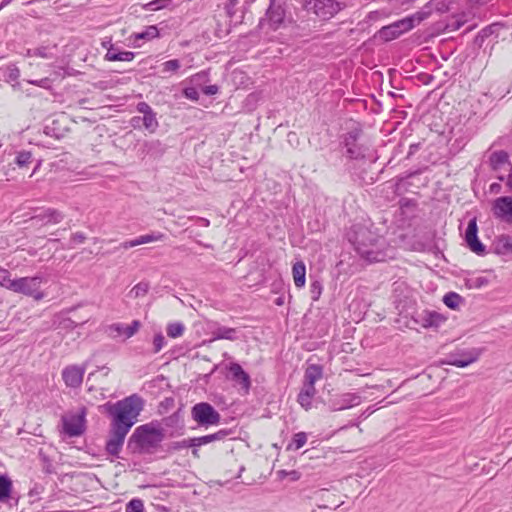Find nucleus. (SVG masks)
Returning a JSON list of instances; mask_svg holds the SVG:
<instances>
[{
  "label": "nucleus",
  "mask_w": 512,
  "mask_h": 512,
  "mask_svg": "<svg viewBox=\"0 0 512 512\" xmlns=\"http://www.w3.org/2000/svg\"><path fill=\"white\" fill-rule=\"evenodd\" d=\"M149 290V284L147 282H140L136 284L129 292L131 298L144 297Z\"/></svg>",
  "instance_id": "473e14b6"
},
{
  "label": "nucleus",
  "mask_w": 512,
  "mask_h": 512,
  "mask_svg": "<svg viewBox=\"0 0 512 512\" xmlns=\"http://www.w3.org/2000/svg\"><path fill=\"white\" fill-rule=\"evenodd\" d=\"M4 73H5L6 81L8 83L17 81L20 77V69L14 63H10L9 65H7L4 68Z\"/></svg>",
  "instance_id": "2f4dec72"
},
{
  "label": "nucleus",
  "mask_w": 512,
  "mask_h": 512,
  "mask_svg": "<svg viewBox=\"0 0 512 512\" xmlns=\"http://www.w3.org/2000/svg\"><path fill=\"white\" fill-rule=\"evenodd\" d=\"M201 221L203 222V226L207 227L210 224L209 220H207V219H201Z\"/></svg>",
  "instance_id": "774afa93"
},
{
  "label": "nucleus",
  "mask_w": 512,
  "mask_h": 512,
  "mask_svg": "<svg viewBox=\"0 0 512 512\" xmlns=\"http://www.w3.org/2000/svg\"><path fill=\"white\" fill-rule=\"evenodd\" d=\"M443 302L447 307L457 309L462 302V297L455 292H449L443 297Z\"/></svg>",
  "instance_id": "7c9ffc66"
},
{
  "label": "nucleus",
  "mask_w": 512,
  "mask_h": 512,
  "mask_svg": "<svg viewBox=\"0 0 512 512\" xmlns=\"http://www.w3.org/2000/svg\"><path fill=\"white\" fill-rule=\"evenodd\" d=\"M43 282L44 278L40 275L17 278L15 279L13 292L31 297L35 301H40L45 297V293L41 290Z\"/></svg>",
  "instance_id": "39448f33"
},
{
  "label": "nucleus",
  "mask_w": 512,
  "mask_h": 512,
  "mask_svg": "<svg viewBox=\"0 0 512 512\" xmlns=\"http://www.w3.org/2000/svg\"><path fill=\"white\" fill-rule=\"evenodd\" d=\"M0 286L10 291H13L15 286V279H12L10 271L4 268H0Z\"/></svg>",
  "instance_id": "cd10ccee"
},
{
  "label": "nucleus",
  "mask_w": 512,
  "mask_h": 512,
  "mask_svg": "<svg viewBox=\"0 0 512 512\" xmlns=\"http://www.w3.org/2000/svg\"><path fill=\"white\" fill-rule=\"evenodd\" d=\"M388 13L386 11H372L368 14V19L371 21H376L381 17H387Z\"/></svg>",
  "instance_id": "09e8293b"
},
{
  "label": "nucleus",
  "mask_w": 512,
  "mask_h": 512,
  "mask_svg": "<svg viewBox=\"0 0 512 512\" xmlns=\"http://www.w3.org/2000/svg\"><path fill=\"white\" fill-rule=\"evenodd\" d=\"M323 376V369L320 365L312 364L309 365L305 371L304 383L315 386L316 381L321 379Z\"/></svg>",
  "instance_id": "393cba45"
},
{
  "label": "nucleus",
  "mask_w": 512,
  "mask_h": 512,
  "mask_svg": "<svg viewBox=\"0 0 512 512\" xmlns=\"http://www.w3.org/2000/svg\"><path fill=\"white\" fill-rule=\"evenodd\" d=\"M136 109L139 113L143 114L142 121L145 129L150 133L155 132L159 126V123L156 118V113L153 111L150 105L146 102H139L136 106Z\"/></svg>",
  "instance_id": "a211bd4d"
},
{
  "label": "nucleus",
  "mask_w": 512,
  "mask_h": 512,
  "mask_svg": "<svg viewBox=\"0 0 512 512\" xmlns=\"http://www.w3.org/2000/svg\"><path fill=\"white\" fill-rule=\"evenodd\" d=\"M361 401V396L357 393H343L331 399L329 407L331 411H341L357 406Z\"/></svg>",
  "instance_id": "4468645a"
},
{
  "label": "nucleus",
  "mask_w": 512,
  "mask_h": 512,
  "mask_svg": "<svg viewBox=\"0 0 512 512\" xmlns=\"http://www.w3.org/2000/svg\"><path fill=\"white\" fill-rule=\"evenodd\" d=\"M357 137H358V132H356V131L348 133L345 138V146L348 148V147H352L353 145H355L356 141H357Z\"/></svg>",
  "instance_id": "49530a36"
},
{
  "label": "nucleus",
  "mask_w": 512,
  "mask_h": 512,
  "mask_svg": "<svg viewBox=\"0 0 512 512\" xmlns=\"http://www.w3.org/2000/svg\"><path fill=\"white\" fill-rule=\"evenodd\" d=\"M409 206H412L414 207L415 206V203L410 201V200H402L401 201V208H408Z\"/></svg>",
  "instance_id": "bf43d9fd"
},
{
  "label": "nucleus",
  "mask_w": 512,
  "mask_h": 512,
  "mask_svg": "<svg viewBox=\"0 0 512 512\" xmlns=\"http://www.w3.org/2000/svg\"><path fill=\"white\" fill-rule=\"evenodd\" d=\"M139 245V241H138V237L135 238V239H132V240H128V241H125L123 243H121V248L123 249H129V248H132V247H135V246H138Z\"/></svg>",
  "instance_id": "864d4df0"
},
{
  "label": "nucleus",
  "mask_w": 512,
  "mask_h": 512,
  "mask_svg": "<svg viewBox=\"0 0 512 512\" xmlns=\"http://www.w3.org/2000/svg\"><path fill=\"white\" fill-rule=\"evenodd\" d=\"M476 281H477V285H478V286L485 285V284H487V282H488L485 278H482V277L477 278V280H476Z\"/></svg>",
  "instance_id": "680f3d73"
},
{
  "label": "nucleus",
  "mask_w": 512,
  "mask_h": 512,
  "mask_svg": "<svg viewBox=\"0 0 512 512\" xmlns=\"http://www.w3.org/2000/svg\"><path fill=\"white\" fill-rule=\"evenodd\" d=\"M493 215L504 222L512 223V197L503 196L494 200Z\"/></svg>",
  "instance_id": "ddd939ff"
},
{
  "label": "nucleus",
  "mask_w": 512,
  "mask_h": 512,
  "mask_svg": "<svg viewBox=\"0 0 512 512\" xmlns=\"http://www.w3.org/2000/svg\"><path fill=\"white\" fill-rule=\"evenodd\" d=\"M159 31L156 26H149L145 29V31L134 34V39L139 40H151L158 37Z\"/></svg>",
  "instance_id": "72a5a7b5"
},
{
  "label": "nucleus",
  "mask_w": 512,
  "mask_h": 512,
  "mask_svg": "<svg viewBox=\"0 0 512 512\" xmlns=\"http://www.w3.org/2000/svg\"><path fill=\"white\" fill-rule=\"evenodd\" d=\"M412 320L422 328L428 329L440 327L446 321V318L436 311L423 310L416 312Z\"/></svg>",
  "instance_id": "f8f14e48"
},
{
  "label": "nucleus",
  "mask_w": 512,
  "mask_h": 512,
  "mask_svg": "<svg viewBox=\"0 0 512 512\" xmlns=\"http://www.w3.org/2000/svg\"><path fill=\"white\" fill-rule=\"evenodd\" d=\"M165 345V337L161 333L156 334L153 338V353L160 352Z\"/></svg>",
  "instance_id": "a19ab883"
},
{
  "label": "nucleus",
  "mask_w": 512,
  "mask_h": 512,
  "mask_svg": "<svg viewBox=\"0 0 512 512\" xmlns=\"http://www.w3.org/2000/svg\"><path fill=\"white\" fill-rule=\"evenodd\" d=\"M164 437V429L159 425L145 424L135 429L130 438V443L134 441L141 449L150 450L156 448Z\"/></svg>",
  "instance_id": "20e7f679"
},
{
  "label": "nucleus",
  "mask_w": 512,
  "mask_h": 512,
  "mask_svg": "<svg viewBox=\"0 0 512 512\" xmlns=\"http://www.w3.org/2000/svg\"><path fill=\"white\" fill-rule=\"evenodd\" d=\"M11 2L8 1V0H3L0 4V10L3 9L5 6H7L8 4H10Z\"/></svg>",
  "instance_id": "0e129e2a"
},
{
  "label": "nucleus",
  "mask_w": 512,
  "mask_h": 512,
  "mask_svg": "<svg viewBox=\"0 0 512 512\" xmlns=\"http://www.w3.org/2000/svg\"><path fill=\"white\" fill-rule=\"evenodd\" d=\"M465 23V20L462 19H455L453 20L449 26L452 27L454 30L459 29L463 24Z\"/></svg>",
  "instance_id": "6e6d98bb"
},
{
  "label": "nucleus",
  "mask_w": 512,
  "mask_h": 512,
  "mask_svg": "<svg viewBox=\"0 0 512 512\" xmlns=\"http://www.w3.org/2000/svg\"><path fill=\"white\" fill-rule=\"evenodd\" d=\"M116 61L130 62L135 58V53L131 51H119L117 56H114Z\"/></svg>",
  "instance_id": "79ce46f5"
},
{
  "label": "nucleus",
  "mask_w": 512,
  "mask_h": 512,
  "mask_svg": "<svg viewBox=\"0 0 512 512\" xmlns=\"http://www.w3.org/2000/svg\"><path fill=\"white\" fill-rule=\"evenodd\" d=\"M183 94L187 99L197 101L199 99V93L196 88L188 87L183 90Z\"/></svg>",
  "instance_id": "37998d69"
},
{
  "label": "nucleus",
  "mask_w": 512,
  "mask_h": 512,
  "mask_svg": "<svg viewBox=\"0 0 512 512\" xmlns=\"http://www.w3.org/2000/svg\"><path fill=\"white\" fill-rule=\"evenodd\" d=\"M86 239V236L82 232H76L72 234L70 241L75 244L83 243Z\"/></svg>",
  "instance_id": "3c124183"
},
{
  "label": "nucleus",
  "mask_w": 512,
  "mask_h": 512,
  "mask_svg": "<svg viewBox=\"0 0 512 512\" xmlns=\"http://www.w3.org/2000/svg\"><path fill=\"white\" fill-rule=\"evenodd\" d=\"M276 304L278 306L282 305L283 304V298L279 297L278 299H276Z\"/></svg>",
  "instance_id": "338daca9"
},
{
  "label": "nucleus",
  "mask_w": 512,
  "mask_h": 512,
  "mask_svg": "<svg viewBox=\"0 0 512 512\" xmlns=\"http://www.w3.org/2000/svg\"><path fill=\"white\" fill-rule=\"evenodd\" d=\"M141 323L139 320H133L128 326L122 323H113L107 327V332L112 338L124 337L125 339L134 336L140 329Z\"/></svg>",
  "instance_id": "f3484780"
},
{
  "label": "nucleus",
  "mask_w": 512,
  "mask_h": 512,
  "mask_svg": "<svg viewBox=\"0 0 512 512\" xmlns=\"http://www.w3.org/2000/svg\"><path fill=\"white\" fill-rule=\"evenodd\" d=\"M126 512H144V504L140 499H132L126 504Z\"/></svg>",
  "instance_id": "4c0bfd02"
},
{
  "label": "nucleus",
  "mask_w": 512,
  "mask_h": 512,
  "mask_svg": "<svg viewBox=\"0 0 512 512\" xmlns=\"http://www.w3.org/2000/svg\"><path fill=\"white\" fill-rule=\"evenodd\" d=\"M192 418L201 426L217 425L221 416L216 409L209 403L200 402L195 404L191 410Z\"/></svg>",
  "instance_id": "0eeeda50"
},
{
  "label": "nucleus",
  "mask_w": 512,
  "mask_h": 512,
  "mask_svg": "<svg viewBox=\"0 0 512 512\" xmlns=\"http://www.w3.org/2000/svg\"><path fill=\"white\" fill-rule=\"evenodd\" d=\"M300 476L301 474L296 471V470H292V471H289L288 473V477L292 480V481H297L300 479Z\"/></svg>",
  "instance_id": "4d7b16f0"
},
{
  "label": "nucleus",
  "mask_w": 512,
  "mask_h": 512,
  "mask_svg": "<svg viewBox=\"0 0 512 512\" xmlns=\"http://www.w3.org/2000/svg\"><path fill=\"white\" fill-rule=\"evenodd\" d=\"M144 146L147 149V153H150L153 150L159 149L161 147V143L159 140H153V141L146 142L144 144Z\"/></svg>",
  "instance_id": "8fccbe9b"
},
{
  "label": "nucleus",
  "mask_w": 512,
  "mask_h": 512,
  "mask_svg": "<svg viewBox=\"0 0 512 512\" xmlns=\"http://www.w3.org/2000/svg\"><path fill=\"white\" fill-rule=\"evenodd\" d=\"M348 237L359 256L369 263L393 257L386 239L366 226L354 225Z\"/></svg>",
  "instance_id": "f257e3e1"
},
{
  "label": "nucleus",
  "mask_w": 512,
  "mask_h": 512,
  "mask_svg": "<svg viewBox=\"0 0 512 512\" xmlns=\"http://www.w3.org/2000/svg\"><path fill=\"white\" fill-rule=\"evenodd\" d=\"M185 327L180 322L170 323L167 326V335L171 338L180 337L184 333Z\"/></svg>",
  "instance_id": "f704fd0d"
},
{
  "label": "nucleus",
  "mask_w": 512,
  "mask_h": 512,
  "mask_svg": "<svg viewBox=\"0 0 512 512\" xmlns=\"http://www.w3.org/2000/svg\"><path fill=\"white\" fill-rule=\"evenodd\" d=\"M106 411L113 417L112 424L130 430L143 409V400L131 395L114 404H105Z\"/></svg>",
  "instance_id": "f03ea898"
},
{
  "label": "nucleus",
  "mask_w": 512,
  "mask_h": 512,
  "mask_svg": "<svg viewBox=\"0 0 512 512\" xmlns=\"http://www.w3.org/2000/svg\"><path fill=\"white\" fill-rule=\"evenodd\" d=\"M478 357L479 353L475 351H466L460 355L451 354L447 360V364L463 368L474 363Z\"/></svg>",
  "instance_id": "6ab92c4d"
},
{
  "label": "nucleus",
  "mask_w": 512,
  "mask_h": 512,
  "mask_svg": "<svg viewBox=\"0 0 512 512\" xmlns=\"http://www.w3.org/2000/svg\"><path fill=\"white\" fill-rule=\"evenodd\" d=\"M32 219L41 221L44 225L57 224L64 219V215L59 210L49 208L43 211L42 213L34 216Z\"/></svg>",
  "instance_id": "4be33fe9"
},
{
  "label": "nucleus",
  "mask_w": 512,
  "mask_h": 512,
  "mask_svg": "<svg viewBox=\"0 0 512 512\" xmlns=\"http://www.w3.org/2000/svg\"><path fill=\"white\" fill-rule=\"evenodd\" d=\"M13 484L7 475L0 474V502L6 501L12 492Z\"/></svg>",
  "instance_id": "bb28decb"
},
{
  "label": "nucleus",
  "mask_w": 512,
  "mask_h": 512,
  "mask_svg": "<svg viewBox=\"0 0 512 512\" xmlns=\"http://www.w3.org/2000/svg\"><path fill=\"white\" fill-rule=\"evenodd\" d=\"M211 334H212V339H211L212 341L221 340V339L234 341L237 339V335H236L237 330L235 328H230V327H226V326L215 327L211 331Z\"/></svg>",
  "instance_id": "b1692460"
},
{
  "label": "nucleus",
  "mask_w": 512,
  "mask_h": 512,
  "mask_svg": "<svg viewBox=\"0 0 512 512\" xmlns=\"http://www.w3.org/2000/svg\"><path fill=\"white\" fill-rule=\"evenodd\" d=\"M322 293V284L320 281L315 280L310 284V294L313 301H317Z\"/></svg>",
  "instance_id": "58836bf2"
},
{
  "label": "nucleus",
  "mask_w": 512,
  "mask_h": 512,
  "mask_svg": "<svg viewBox=\"0 0 512 512\" xmlns=\"http://www.w3.org/2000/svg\"><path fill=\"white\" fill-rule=\"evenodd\" d=\"M164 234L160 232H153L146 235H141L138 237L139 245L147 244L151 242L161 241L164 239Z\"/></svg>",
  "instance_id": "c9c22d12"
},
{
  "label": "nucleus",
  "mask_w": 512,
  "mask_h": 512,
  "mask_svg": "<svg viewBox=\"0 0 512 512\" xmlns=\"http://www.w3.org/2000/svg\"><path fill=\"white\" fill-rule=\"evenodd\" d=\"M315 394H316L315 386L308 385V384L304 383L301 391L298 394L297 401L302 408H304L306 411H308L312 407V400H313Z\"/></svg>",
  "instance_id": "412c9836"
},
{
  "label": "nucleus",
  "mask_w": 512,
  "mask_h": 512,
  "mask_svg": "<svg viewBox=\"0 0 512 512\" xmlns=\"http://www.w3.org/2000/svg\"><path fill=\"white\" fill-rule=\"evenodd\" d=\"M292 274L295 286L298 288L304 287L306 281V267L302 261L294 263Z\"/></svg>",
  "instance_id": "a878e982"
},
{
  "label": "nucleus",
  "mask_w": 512,
  "mask_h": 512,
  "mask_svg": "<svg viewBox=\"0 0 512 512\" xmlns=\"http://www.w3.org/2000/svg\"><path fill=\"white\" fill-rule=\"evenodd\" d=\"M503 248L507 250H512V237L510 236H502L500 239Z\"/></svg>",
  "instance_id": "603ef678"
},
{
  "label": "nucleus",
  "mask_w": 512,
  "mask_h": 512,
  "mask_svg": "<svg viewBox=\"0 0 512 512\" xmlns=\"http://www.w3.org/2000/svg\"><path fill=\"white\" fill-rule=\"evenodd\" d=\"M228 435L226 430H219L216 433L195 437L188 440H183L181 443H175L174 448H187V447H200L202 445L209 444L213 441H219L224 439Z\"/></svg>",
  "instance_id": "2eb2a0df"
},
{
  "label": "nucleus",
  "mask_w": 512,
  "mask_h": 512,
  "mask_svg": "<svg viewBox=\"0 0 512 512\" xmlns=\"http://www.w3.org/2000/svg\"><path fill=\"white\" fill-rule=\"evenodd\" d=\"M180 67V61L177 59H172L162 64V72H176Z\"/></svg>",
  "instance_id": "ea45409f"
},
{
  "label": "nucleus",
  "mask_w": 512,
  "mask_h": 512,
  "mask_svg": "<svg viewBox=\"0 0 512 512\" xmlns=\"http://www.w3.org/2000/svg\"><path fill=\"white\" fill-rule=\"evenodd\" d=\"M27 82L29 84H32V85H35V86H38V87H41L44 89L50 88V79L47 77L39 79V80H27Z\"/></svg>",
  "instance_id": "a18cd8bd"
},
{
  "label": "nucleus",
  "mask_w": 512,
  "mask_h": 512,
  "mask_svg": "<svg viewBox=\"0 0 512 512\" xmlns=\"http://www.w3.org/2000/svg\"><path fill=\"white\" fill-rule=\"evenodd\" d=\"M305 7L317 17L328 20L344 9L345 4L335 0H309Z\"/></svg>",
  "instance_id": "423d86ee"
},
{
  "label": "nucleus",
  "mask_w": 512,
  "mask_h": 512,
  "mask_svg": "<svg viewBox=\"0 0 512 512\" xmlns=\"http://www.w3.org/2000/svg\"><path fill=\"white\" fill-rule=\"evenodd\" d=\"M429 15L430 11H418L413 15L395 21L389 25L383 26L378 31L377 35L381 40L385 42L392 41L400 37L402 34L412 30L416 24H419L427 19Z\"/></svg>",
  "instance_id": "7ed1b4c3"
},
{
  "label": "nucleus",
  "mask_w": 512,
  "mask_h": 512,
  "mask_svg": "<svg viewBox=\"0 0 512 512\" xmlns=\"http://www.w3.org/2000/svg\"><path fill=\"white\" fill-rule=\"evenodd\" d=\"M14 82H15V83H13V84H12V88H13L14 90L19 89V88H20V83H19L18 81H14Z\"/></svg>",
  "instance_id": "69168bd1"
},
{
  "label": "nucleus",
  "mask_w": 512,
  "mask_h": 512,
  "mask_svg": "<svg viewBox=\"0 0 512 512\" xmlns=\"http://www.w3.org/2000/svg\"><path fill=\"white\" fill-rule=\"evenodd\" d=\"M229 372L232 375V380L237 382L245 392H248L251 386L250 376L242 367L238 363H231Z\"/></svg>",
  "instance_id": "aec40b11"
},
{
  "label": "nucleus",
  "mask_w": 512,
  "mask_h": 512,
  "mask_svg": "<svg viewBox=\"0 0 512 512\" xmlns=\"http://www.w3.org/2000/svg\"><path fill=\"white\" fill-rule=\"evenodd\" d=\"M307 442V434L305 432H298L293 436L292 442L288 444L287 450H299Z\"/></svg>",
  "instance_id": "c85d7f7f"
},
{
  "label": "nucleus",
  "mask_w": 512,
  "mask_h": 512,
  "mask_svg": "<svg viewBox=\"0 0 512 512\" xmlns=\"http://www.w3.org/2000/svg\"><path fill=\"white\" fill-rule=\"evenodd\" d=\"M202 91L205 95H215L218 92V86L217 85H208V86H205L202 89Z\"/></svg>",
  "instance_id": "5fc2aeb1"
},
{
  "label": "nucleus",
  "mask_w": 512,
  "mask_h": 512,
  "mask_svg": "<svg viewBox=\"0 0 512 512\" xmlns=\"http://www.w3.org/2000/svg\"><path fill=\"white\" fill-rule=\"evenodd\" d=\"M86 372L85 365H68L61 373L65 385L69 388H79L82 385L84 374Z\"/></svg>",
  "instance_id": "9d476101"
},
{
  "label": "nucleus",
  "mask_w": 512,
  "mask_h": 512,
  "mask_svg": "<svg viewBox=\"0 0 512 512\" xmlns=\"http://www.w3.org/2000/svg\"><path fill=\"white\" fill-rule=\"evenodd\" d=\"M506 185L512 190V172L507 177Z\"/></svg>",
  "instance_id": "e2e57ef3"
},
{
  "label": "nucleus",
  "mask_w": 512,
  "mask_h": 512,
  "mask_svg": "<svg viewBox=\"0 0 512 512\" xmlns=\"http://www.w3.org/2000/svg\"><path fill=\"white\" fill-rule=\"evenodd\" d=\"M86 412V408L81 407L79 412L63 416V429L68 436H79L84 432Z\"/></svg>",
  "instance_id": "1a4fd4ad"
},
{
  "label": "nucleus",
  "mask_w": 512,
  "mask_h": 512,
  "mask_svg": "<svg viewBox=\"0 0 512 512\" xmlns=\"http://www.w3.org/2000/svg\"><path fill=\"white\" fill-rule=\"evenodd\" d=\"M288 473H289V471H286V470H280V471H278V472H277L278 476H279L281 479H283V478H285V477H288Z\"/></svg>",
  "instance_id": "052dcab7"
},
{
  "label": "nucleus",
  "mask_w": 512,
  "mask_h": 512,
  "mask_svg": "<svg viewBox=\"0 0 512 512\" xmlns=\"http://www.w3.org/2000/svg\"><path fill=\"white\" fill-rule=\"evenodd\" d=\"M32 162V153L30 151L22 150L16 153L15 164L19 168L27 167Z\"/></svg>",
  "instance_id": "c756f323"
},
{
  "label": "nucleus",
  "mask_w": 512,
  "mask_h": 512,
  "mask_svg": "<svg viewBox=\"0 0 512 512\" xmlns=\"http://www.w3.org/2000/svg\"><path fill=\"white\" fill-rule=\"evenodd\" d=\"M285 15L283 3L280 0H270L265 17L260 20L259 25L261 27L267 25L269 29L276 31L283 25Z\"/></svg>",
  "instance_id": "6e6552de"
},
{
  "label": "nucleus",
  "mask_w": 512,
  "mask_h": 512,
  "mask_svg": "<svg viewBox=\"0 0 512 512\" xmlns=\"http://www.w3.org/2000/svg\"><path fill=\"white\" fill-rule=\"evenodd\" d=\"M347 154L352 159H358L360 157H363V153L361 149L355 144L352 147L347 148Z\"/></svg>",
  "instance_id": "c03bdc74"
},
{
  "label": "nucleus",
  "mask_w": 512,
  "mask_h": 512,
  "mask_svg": "<svg viewBox=\"0 0 512 512\" xmlns=\"http://www.w3.org/2000/svg\"><path fill=\"white\" fill-rule=\"evenodd\" d=\"M509 156L505 151H498L494 152L491 155V162L494 166V168H497L498 166L508 162Z\"/></svg>",
  "instance_id": "e433bc0d"
},
{
  "label": "nucleus",
  "mask_w": 512,
  "mask_h": 512,
  "mask_svg": "<svg viewBox=\"0 0 512 512\" xmlns=\"http://www.w3.org/2000/svg\"><path fill=\"white\" fill-rule=\"evenodd\" d=\"M57 45L52 46H40L36 48L27 49L26 57H40L44 59H52L56 56L55 50Z\"/></svg>",
  "instance_id": "5701e85b"
},
{
  "label": "nucleus",
  "mask_w": 512,
  "mask_h": 512,
  "mask_svg": "<svg viewBox=\"0 0 512 512\" xmlns=\"http://www.w3.org/2000/svg\"><path fill=\"white\" fill-rule=\"evenodd\" d=\"M500 189H501V185L498 184V183H493L490 186V191L493 192V193H499Z\"/></svg>",
  "instance_id": "13d9d810"
},
{
  "label": "nucleus",
  "mask_w": 512,
  "mask_h": 512,
  "mask_svg": "<svg viewBox=\"0 0 512 512\" xmlns=\"http://www.w3.org/2000/svg\"><path fill=\"white\" fill-rule=\"evenodd\" d=\"M477 232V221L474 217L468 222V226L465 231V241L472 252L478 255H483L485 253V246L479 241Z\"/></svg>",
  "instance_id": "dca6fc26"
},
{
  "label": "nucleus",
  "mask_w": 512,
  "mask_h": 512,
  "mask_svg": "<svg viewBox=\"0 0 512 512\" xmlns=\"http://www.w3.org/2000/svg\"><path fill=\"white\" fill-rule=\"evenodd\" d=\"M129 431L130 430L111 424L110 436L106 443V451L108 454L118 456Z\"/></svg>",
  "instance_id": "9b49d317"
},
{
  "label": "nucleus",
  "mask_w": 512,
  "mask_h": 512,
  "mask_svg": "<svg viewBox=\"0 0 512 512\" xmlns=\"http://www.w3.org/2000/svg\"><path fill=\"white\" fill-rule=\"evenodd\" d=\"M119 51L113 45H110L107 49V53L104 56V59L107 61H116V58L113 56H117Z\"/></svg>",
  "instance_id": "de8ad7c7"
}]
</instances>
